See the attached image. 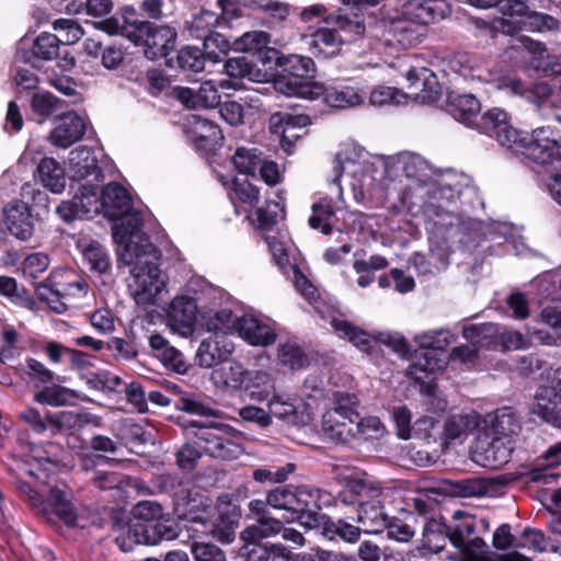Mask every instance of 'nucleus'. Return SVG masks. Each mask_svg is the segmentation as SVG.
I'll use <instances>...</instances> for the list:
<instances>
[{
  "label": "nucleus",
  "instance_id": "36",
  "mask_svg": "<svg viewBox=\"0 0 561 561\" xmlns=\"http://www.w3.org/2000/svg\"><path fill=\"white\" fill-rule=\"evenodd\" d=\"M357 520L364 530L370 534L382 531L388 525V517L383 512L382 497L363 502L357 510Z\"/></svg>",
  "mask_w": 561,
  "mask_h": 561
},
{
  "label": "nucleus",
  "instance_id": "59",
  "mask_svg": "<svg viewBox=\"0 0 561 561\" xmlns=\"http://www.w3.org/2000/svg\"><path fill=\"white\" fill-rule=\"evenodd\" d=\"M82 254L90 268L100 274L105 273L111 266L108 254L99 242L93 241L84 245Z\"/></svg>",
  "mask_w": 561,
  "mask_h": 561
},
{
  "label": "nucleus",
  "instance_id": "17",
  "mask_svg": "<svg viewBox=\"0 0 561 561\" xmlns=\"http://www.w3.org/2000/svg\"><path fill=\"white\" fill-rule=\"evenodd\" d=\"M69 165L72 179L79 184L99 185L104 180V174L98 165L96 158L88 148L80 147L70 151Z\"/></svg>",
  "mask_w": 561,
  "mask_h": 561
},
{
  "label": "nucleus",
  "instance_id": "48",
  "mask_svg": "<svg viewBox=\"0 0 561 561\" xmlns=\"http://www.w3.org/2000/svg\"><path fill=\"white\" fill-rule=\"evenodd\" d=\"M519 423L511 408L499 409L492 421L489 432L492 436L512 438L519 431Z\"/></svg>",
  "mask_w": 561,
  "mask_h": 561
},
{
  "label": "nucleus",
  "instance_id": "11",
  "mask_svg": "<svg viewBox=\"0 0 561 561\" xmlns=\"http://www.w3.org/2000/svg\"><path fill=\"white\" fill-rule=\"evenodd\" d=\"M476 188L470 184V179L465 175L447 174L442 176L428 191L427 206L435 210L436 215H453L450 208L461 197L463 192L474 193Z\"/></svg>",
  "mask_w": 561,
  "mask_h": 561
},
{
  "label": "nucleus",
  "instance_id": "53",
  "mask_svg": "<svg viewBox=\"0 0 561 561\" xmlns=\"http://www.w3.org/2000/svg\"><path fill=\"white\" fill-rule=\"evenodd\" d=\"M388 266L386 257L375 254L368 260H355L353 263L354 271L359 275L357 284L359 287H368L375 280V271L383 270Z\"/></svg>",
  "mask_w": 561,
  "mask_h": 561
},
{
  "label": "nucleus",
  "instance_id": "12",
  "mask_svg": "<svg viewBox=\"0 0 561 561\" xmlns=\"http://www.w3.org/2000/svg\"><path fill=\"white\" fill-rule=\"evenodd\" d=\"M496 8L499 16L491 21L478 20L476 22L479 28L488 30L493 36L497 33L513 35L522 31L525 26L523 19L527 20L530 14L529 7L522 0H500Z\"/></svg>",
  "mask_w": 561,
  "mask_h": 561
},
{
  "label": "nucleus",
  "instance_id": "5",
  "mask_svg": "<svg viewBox=\"0 0 561 561\" xmlns=\"http://www.w3.org/2000/svg\"><path fill=\"white\" fill-rule=\"evenodd\" d=\"M319 492L307 486L284 485L272 489L267 492V504L274 510L288 513L287 520H301L307 518L306 524H316Z\"/></svg>",
  "mask_w": 561,
  "mask_h": 561
},
{
  "label": "nucleus",
  "instance_id": "34",
  "mask_svg": "<svg viewBox=\"0 0 561 561\" xmlns=\"http://www.w3.org/2000/svg\"><path fill=\"white\" fill-rule=\"evenodd\" d=\"M554 386L540 388L530 405L533 414L538 415L543 422L556 427H561V412L558 409Z\"/></svg>",
  "mask_w": 561,
  "mask_h": 561
},
{
  "label": "nucleus",
  "instance_id": "19",
  "mask_svg": "<svg viewBox=\"0 0 561 561\" xmlns=\"http://www.w3.org/2000/svg\"><path fill=\"white\" fill-rule=\"evenodd\" d=\"M113 237L117 242L116 252L121 263L134 266L144 264L142 257L152 248L147 237L127 230L123 234L114 231Z\"/></svg>",
  "mask_w": 561,
  "mask_h": 561
},
{
  "label": "nucleus",
  "instance_id": "14",
  "mask_svg": "<svg viewBox=\"0 0 561 561\" xmlns=\"http://www.w3.org/2000/svg\"><path fill=\"white\" fill-rule=\"evenodd\" d=\"M513 450L512 438L482 434L476 439L471 456L476 463L496 469L510 461Z\"/></svg>",
  "mask_w": 561,
  "mask_h": 561
},
{
  "label": "nucleus",
  "instance_id": "63",
  "mask_svg": "<svg viewBox=\"0 0 561 561\" xmlns=\"http://www.w3.org/2000/svg\"><path fill=\"white\" fill-rule=\"evenodd\" d=\"M413 522H415V516L412 514H409L405 519L392 518L388 520L386 526L388 536L398 541H409L415 534Z\"/></svg>",
  "mask_w": 561,
  "mask_h": 561
},
{
  "label": "nucleus",
  "instance_id": "64",
  "mask_svg": "<svg viewBox=\"0 0 561 561\" xmlns=\"http://www.w3.org/2000/svg\"><path fill=\"white\" fill-rule=\"evenodd\" d=\"M278 357L284 365H287L290 368H301L307 363V356L302 350L293 342L279 345Z\"/></svg>",
  "mask_w": 561,
  "mask_h": 561
},
{
  "label": "nucleus",
  "instance_id": "30",
  "mask_svg": "<svg viewBox=\"0 0 561 561\" xmlns=\"http://www.w3.org/2000/svg\"><path fill=\"white\" fill-rule=\"evenodd\" d=\"M236 331L244 341L254 346H267L276 340L274 330L253 316H241Z\"/></svg>",
  "mask_w": 561,
  "mask_h": 561
},
{
  "label": "nucleus",
  "instance_id": "38",
  "mask_svg": "<svg viewBox=\"0 0 561 561\" xmlns=\"http://www.w3.org/2000/svg\"><path fill=\"white\" fill-rule=\"evenodd\" d=\"M150 347L157 358L163 365L178 373H184L187 368L184 355L174 346L170 345L169 341L161 334H152L149 339Z\"/></svg>",
  "mask_w": 561,
  "mask_h": 561
},
{
  "label": "nucleus",
  "instance_id": "18",
  "mask_svg": "<svg viewBox=\"0 0 561 561\" xmlns=\"http://www.w3.org/2000/svg\"><path fill=\"white\" fill-rule=\"evenodd\" d=\"M407 79L410 82V93L423 104H432L439 100L440 84L435 73L425 67L413 68L408 71Z\"/></svg>",
  "mask_w": 561,
  "mask_h": 561
},
{
  "label": "nucleus",
  "instance_id": "54",
  "mask_svg": "<svg viewBox=\"0 0 561 561\" xmlns=\"http://www.w3.org/2000/svg\"><path fill=\"white\" fill-rule=\"evenodd\" d=\"M449 540L448 526L442 525L435 519L428 520L423 529V545L432 552H439Z\"/></svg>",
  "mask_w": 561,
  "mask_h": 561
},
{
  "label": "nucleus",
  "instance_id": "37",
  "mask_svg": "<svg viewBox=\"0 0 561 561\" xmlns=\"http://www.w3.org/2000/svg\"><path fill=\"white\" fill-rule=\"evenodd\" d=\"M186 436L195 437V444L211 457L214 448L227 434L224 428L190 421L184 427Z\"/></svg>",
  "mask_w": 561,
  "mask_h": 561
},
{
  "label": "nucleus",
  "instance_id": "25",
  "mask_svg": "<svg viewBox=\"0 0 561 561\" xmlns=\"http://www.w3.org/2000/svg\"><path fill=\"white\" fill-rule=\"evenodd\" d=\"M186 126L187 137L197 149L211 148L224 139L219 126L199 115H192Z\"/></svg>",
  "mask_w": 561,
  "mask_h": 561
},
{
  "label": "nucleus",
  "instance_id": "62",
  "mask_svg": "<svg viewBox=\"0 0 561 561\" xmlns=\"http://www.w3.org/2000/svg\"><path fill=\"white\" fill-rule=\"evenodd\" d=\"M203 45L206 57L214 62L219 61L221 55H226L230 49H232V43H230L225 35L218 32H213L208 35L203 41Z\"/></svg>",
  "mask_w": 561,
  "mask_h": 561
},
{
  "label": "nucleus",
  "instance_id": "52",
  "mask_svg": "<svg viewBox=\"0 0 561 561\" xmlns=\"http://www.w3.org/2000/svg\"><path fill=\"white\" fill-rule=\"evenodd\" d=\"M77 398L78 394L75 390L55 385L45 387L43 390L37 392L34 397V400L41 404L62 407L71 404Z\"/></svg>",
  "mask_w": 561,
  "mask_h": 561
},
{
  "label": "nucleus",
  "instance_id": "46",
  "mask_svg": "<svg viewBox=\"0 0 561 561\" xmlns=\"http://www.w3.org/2000/svg\"><path fill=\"white\" fill-rule=\"evenodd\" d=\"M506 88L514 94L525 95L529 101L536 103L539 108L546 103H554V94L546 82H538L531 89H528L520 80L510 79Z\"/></svg>",
  "mask_w": 561,
  "mask_h": 561
},
{
  "label": "nucleus",
  "instance_id": "58",
  "mask_svg": "<svg viewBox=\"0 0 561 561\" xmlns=\"http://www.w3.org/2000/svg\"><path fill=\"white\" fill-rule=\"evenodd\" d=\"M61 44L58 36L44 32L39 34L33 43V54L43 60H51L59 55V45Z\"/></svg>",
  "mask_w": 561,
  "mask_h": 561
},
{
  "label": "nucleus",
  "instance_id": "31",
  "mask_svg": "<svg viewBox=\"0 0 561 561\" xmlns=\"http://www.w3.org/2000/svg\"><path fill=\"white\" fill-rule=\"evenodd\" d=\"M73 416V413L70 411L47 412L43 415L35 408H26L19 414V417L37 434L46 432L50 426L60 428L66 424H71Z\"/></svg>",
  "mask_w": 561,
  "mask_h": 561
},
{
  "label": "nucleus",
  "instance_id": "47",
  "mask_svg": "<svg viewBox=\"0 0 561 561\" xmlns=\"http://www.w3.org/2000/svg\"><path fill=\"white\" fill-rule=\"evenodd\" d=\"M331 325L340 337L348 340L354 346L363 351H368L373 342H375V339L367 332L355 327L345 319L333 318L331 320Z\"/></svg>",
  "mask_w": 561,
  "mask_h": 561
},
{
  "label": "nucleus",
  "instance_id": "61",
  "mask_svg": "<svg viewBox=\"0 0 561 561\" xmlns=\"http://www.w3.org/2000/svg\"><path fill=\"white\" fill-rule=\"evenodd\" d=\"M403 171L408 178L416 179L426 184L433 174L431 165L419 154H410L403 162Z\"/></svg>",
  "mask_w": 561,
  "mask_h": 561
},
{
  "label": "nucleus",
  "instance_id": "60",
  "mask_svg": "<svg viewBox=\"0 0 561 561\" xmlns=\"http://www.w3.org/2000/svg\"><path fill=\"white\" fill-rule=\"evenodd\" d=\"M176 537V531L167 523L156 522L152 525L144 526L141 538L137 537L138 543L157 545L161 540H171Z\"/></svg>",
  "mask_w": 561,
  "mask_h": 561
},
{
  "label": "nucleus",
  "instance_id": "1",
  "mask_svg": "<svg viewBox=\"0 0 561 561\" xmlns=\"http://www.w3.org/2000/svg\"><path fill=\"white\" fill-rule=\"evenodd\" d=\"M55 468L56 459L53 457V453L39 445H32L28 455L25 457H13L9 465V471L14 479V484L30 503L38 508L42 515L46 516L49 520L55 515L65 525L75 526L77 513L66 490L54 486L50 489L46 501H43L37 491L25 480L28 477L41 483H46L49 473Z\"/></svg>",
  "mask_w": 561,
  "mask_h": 561
},
{
  "label": "nucleus",
  "instance_id": "41",
  "mask_svg": "<svg viewBox=\"0 0 561 561\" xmlns=\"http://www.w3.org/2000/svg\"><path fill=\"white\" fill-rule=\"evenodd\" d=\"M478 413L456 414L449 416L444 424L443 437L446 442L463 439L479 426Z\"/></svg>",
  "mask_w": 561,
  "mask_h": 561
},
{
  "label": "nucleus",
  "instance_id": "10",
  "mask_svg": "<svg viewBox=\"0 0 561 561\" xmlns=\"http://www.w3.org/2000/svg\"><path fill=\"white\" fill-rule=\"evenodd\" d=\"M164 288L165 282L157 264L145 261L133 267L128 289L138 306L157 305Z\"/></svg>",
  "mask_w": 561,
  "mask_h": 561
},
{
  "label": "nucleus",
  "instance_id": "29",
  "mask_svg": "<svg viewBox=\"0 0 561 561\" xmlns=\"http://www.w3.org/2000/svg\"><path fill=\"white\" fill-rule=\"evenodd\" d=\"M101 213L110 219H118L128 213L131 199L124 186L108 183L101 194Z\"/></svg>",
  "mask_w": 561,
  "mask_h": 561
},
{
  "label": "nucleus",
  "instance_id": "26",
  "mask_svg": "<svg viewBox=\"0 0 561 561\" xmlns=\"http://www.w3.org/2000/svg\"><path fill=\"white\" fill-rule=\"evenodd\" d=\"M4 224L8 231L19 240H28L34 232L31 211L21 201H14L4 208Z\"/></svg>",
  "mask_w": 561,
  "mask_h": 561
},
{
  "label": "nucleus",
  "instance_id": "2",
  "mask_svg": "<svg viewBox=\"0 0 561 561\" xmlns=\"http://www.w3.org/2000/svg\"><path fill=\"white\" fill-rule=\"evenodd\" d=\"M414 340L424 352L409 367L408 375L430 391L436 373L444 370L447 366L448 357L445 348L453 342V335L447 330H437L421 333Z\"/></svg>",
  "mask_w": 561,
  "mask_h": 561
},
{
  "label": "nucleus",
  "instance_id": "9",
  "mask_svg": "<svg viewBox=\"0 0 561 561\" xmlns=\"http://www.w3.org/2000/svg\"><path fill=\"white\" fill-rule=\"evenodd\" d=\"M490 523L486 517L466 511H455L453 523L448 525L449 541L454 546H471L472 551L481 552L486 548L482 535L489 533Z\"/></svg>",
  "mask_w": 561,
  "mask_h": 561
},
{
  "label": "nucleus",
  "instance_id": "24",
  "mask_svg": "<svg viewBox=\"0 0 561 561\" xmlns=\"http://www.w3.org/2000/svg\"><path fill=\"white\" fill-rule=\"evenodd\" d=\"M48 282L69 302L85 297L89 291L87 280L72 270H56L51 272Z\"/></svg>",
  "mask_w": 561,
  "mask_h": 561
},
{
  "label": "nucleus",
  "instance_id": "13",
  "mask_svg": "<svg viewBox=\"0 0 561 561\" xmlns=\"http://www.w3.org/2000/svg\"><path fill=\"white\" fill-rule=\"evenodd\" d=\"M99 185L79 184L71 201H64L57 206V214L65 221L76 218L90 219L101 213Z\"/></svg>",
  "mask_w": 561,
  "mask_h": 561
},
{
  "label": "nucleus",
  "instance_id": "56",
  "mask_svg": "<svg viewBox=\"0 0 561 561\" xmlns=\"http://www.w3.org/2000/svg\"><path fill=\"white\" fill-rule=\"evenodd\" d=\"M262 160L261 152L256 148H238L232 157L236 169L247 175H254Z\"/></svg>",
  "mask_w": 561,
  "mask_h": 561
},
{
  "label": "nucleus",
  "instance_id": "28",
  "mask_svg": "<svg viewBox=\"0 0 561 561\" xmlns=\"http://www.w3.org/2000/svg\"><path fill=\"white\" fill-rule=\"evenodd\" d=\"M202 299L203 295L197 300L188 296L173 298L169 309V320L172 325L184 331H191L197 313H201Z\"/></svg>",
  "mask_w": 561,
  "mask_h": 561
},
{
  "label": "nucleus",
  "instance_id": "51",
  "mask_svg": "<svg viewBox=\"0 0 561 561\" xmlns=\"http://www.w3.org/2000/svg\"><path fill=\"white\" fill-rule=\"evenodd\" d=\"M270 43L271 36L267 32L250 31L233 39L232 50L255 54L266 48Z\"/></svg>",
  "mask_w": 561,
  "mask_h": 561
},
{
  "label": "nucleus",
  "instance_id": "27",
  "mask_svg": "<svg viewBox=\"0 0 561 561\" xmlns=\"http://www.w3.org/2000/svg\"><path fill=\"white\" fill-rule=\"evenodd\" d=\"M232 352L233 344L226 336L215 334L201 342L196 358L199 366L210 368L226 362Z\"/></svg>",
  "mask_w": 561,
  "mask_h": 561
},
{
  "label": "nucleus",
  "instance_id": "42",
  "mask_svg": "<svg viewBox=\"0 0 561 561\" xmlns=\"http://www.w3.org/2000/svg\"><path fill=\"white\" fill-rule=\"evenodd\" d=\"M36 178L53 193H61L66 187L64 168L53 158H43L36 170Z\"/></svg>",
  "mask_w": 561,
  "mask_h": 561
},
{
  "label": "nucleus",
  "instance_id": "8",
  "mask_svg": "<svg viewBox=\"0 0 561 561\" xmlns=\"http://www.w3.org/2000/svg\"><path fill=\"white\" fill-rule=\"evenodd\" d=\"M125 35L144 47L150 60L167 57L175 47L176 32L168 25H154L147 21H135L124 26Z\"/></svg>",
  "mask_w": 561,
  "mask_h": 561
},
{
  "label": "nucleus",
  "instance_id": "3",
  "mask_svg": "<svg viewBox=\"0 0 561 561\" xmlns=\"http://www.w3.org/2000/svg\"><path fill=\"white\" fill-rule=\"evenodd\" d=\"M426 36V27L403 15L380 21L373 30L371 49L378 55H392L420 44Z\"/></svg>",
  "mask_w": 561,
  "mask_h": 561
},
{
  "label": "nucleus",
  "instance_id": "35",
  "mask_svg": "<svg viewBox=\"0 0 561 561\" xmlns=\"http://www.w3.org/2000/svg\"><path fill=\"white\" fill-rule=\"evenodd\" d=\"M247 378V369L234 360H226L213 369L210 379L218 387L226 390L243 389Z\"/></svg>",
  "mask_w": 561,
  "mask_h": 561
},
{
  "label": "nucleus",
  "instance_id": "21",
  "mask_svg": "<svg viewBox=\"0 0 561 561\" xmlns=\"http://www.w3.org/2000/svg\"><path fill=\"white\" fill-rule=\"evenodd\" d=\"M84 133V119L75 112H68L57 118L56 126L49 134V140L56 147L68 148L80 140Z\"/></svg>",
  "mask_w": 561,
  "mask_h": 561
},
{
  "label": "nucleus",
  "instance_id": "55",
  "mask_svg": "<svg viewBox=\"0 0 561 561\" xmlns=\"http://www.w3.org/2000/svg\"><path fill=\"white\" fill-rule=\"evenodd\" d=\"M457 494L462 497L492 496L496 489L494 480L482 478L459 481L456 485Z\"/></svg>",
  "mask_w": 561,
  "mask_h": 561
},
{
  "label": "nucleus",
  "instance_id": "45",
  "mask_svg": "<svg viewBox=\"0 0 561 561\" xmlns=\"http://www.w3.org/2000/svg\"><path fill=\"white\" fill-rule=\"evenodd\" d=\"M282 530L283 523L268 515L257 518L256 524L250 525L241 531L240 537L247 543H256L280 534Z\"/></svg>",
  "mask_w": 561,
  "mask_h": 561
},
{
  "label": "nucleus",
  "instance_id": "16",
  "mask_svg": "<svg viewBox=\"0 0 561 561\" xmlns=\"http://www.w3.org/2000/svg\"><path fill=\"white\" fill-rule=\"evenodd\" d=\"M341 153L336 154L334 172L335 178L333 183L336 185L337 201L333 203L330 198L323 197L318 203L312 205V216L309 218V225L313 229H320L323 234H330L332 227L329 222L330 218L334 216L335 211L344 205L343 192L340 185V178L343 174L341 165Z\"/></svg>",
  "mask_w": 561,
  "mask_h": 561
},
{
  "label": "nucleus",
  "instance_id": "49",
  "mask_svg": "<svg viewBox=\"0 0 561 561\" xmlns=\"http://www.w3.org/2000/svg\"><path fill=\"white\" fill-rule=\"evenodd\" d=\"M256 552H259L257 561H313L310 554H294L289 549L279 543L260 546L251 551V553Z\"/></svg>",
  "mask_w": 561,
  "mask_h": 561
},
{
  "label": "nucleus",
  "instance_id": "32",
  "mask_svg": "<svg viewBox=\"0 0 561 561\" xmlns=\"http://www.w3.org/2000/svg\"><path fill=\"white\" fill-rule=\"evenodd\" d=\"M301 408V400L295 397L279 394L268 401L270 416H275L288 425L299 426L305 423Z\"/></svg>",
  "mask_w": 561,
  "mask_h": 561
},
{
  "label": "nucleus",
  "instance_id": "23",
  "mask_svg": "<svg viewBox=\"0 0 561 561\" xmlns=\"http://www.w3.org/2000/svg\"><path fill=\"white\" fill-rule=\"evenodd\" d=\"M174 94L188 108H213L220 103L218 87L213 80L203 82L197 91L187 87H176Z\"/></svg>",
  "mask_w": 561,
  "mask_h": 561
},
{
  "label": "nucleus",
  "instance_id": "33",
  "mask_svg": "<svg viewBox=\"0 0 561 561\" xmlns=\"http://www.w3.org/2000/svg\"><path fill=\"white\" fill-rule=\"evenodd\" d=\"M193 522L202 524V533H209L218 541L229 543L234 539L238 524V514L236 513V507L232 506L221 511L218 515V518L211 524L206 523L202 518L194 519Z\"/></svg>",
  "mask_w": 561,
  "mask_h": 561
},
{
  "label": "nucleus",
  "instance_id": "44",
  "mask_svg": "<svg viewBox=\"0 0 561 561\" xmlns=\"http://www.w3.org/2000/svg\"><path fill=\"white\" fill-rule=\"evenodd\" d=\"M448 106L455 119L469 126L477 123L478 114L481 110L480 102L472 94L451 96Z\"/></svg>",
  "mask_w": 561,
  "mask_h": 561
},
{
  "label": "nucleus",
  "instance_id": "4",
  "mask_svg": "<svg viewBox=\"0 0 561 561\" xmlns=\"http://www.w3.org/2000/svg\"><path fill=\"white\" fill-rule=\"evenodd\" d=\"M358 399L355 394L336 391L332 405L322 415L321 432L333 443L348 444L355 439L358 419Z\"/></svg>",
  "mask_w": 561,
  "mask_h": 561
},
{
  "label": "nucleus",
  "instance_id": "6",
  "mask_svg": "<svg viewBox=\"0 0 561 561\" xmlns=\"http://www.w3.org/2000/svg\"><path fill=\"white\" fill-rule=\"evenodd\" d=\"M364 31V25L358 21L342 16L325 19L324 25L309 35L308 45L314 55L329 58L336 55L345 42L362 35Z\"/></svg>",
  "mask_w": 561,
  "mask_h": 561
},
{
  "label": "nucleus",
  "instance_id": "20",
  "mask_svg": "<svg viewBox=\"0 0 561 561\" xmlns=\"http://www.w3.org/2000/svg\"><path fill=\"white\" fill-rule=\"evenodd\" d=\"M310 118L306 114L275 113L271 117V129L280 136L282 146H291L306 134Z\"/></svg>",
  "mask_w": 561,
  "mask_h": 561
},
{
  "label": "nucleus",
  "instance_id": "43",
  "mask_svg": "<svg viewBox=\"0 0 561 561\" xmlns=\"http://www.w3.org/2000/svg\"><path fill=\"white\" fill-rule=\"evenodd\" d=\"M324 101L335 108H347L363 103L365 94L348 85L328 87L323 91Z\"/></svg>",
  "mask_w": 561,
  "mask_h": 561
},
{
  "label": "nucleus",
  "instance_id": "40",
  "mask_svg": "<svg viewBox=\"0 0 561 561\" xmlns=\"http://www.w3.org/2000/svg\"><path fill=\"white\" fill-rule=\"evenodd\" d=\"M513 150L520 152L527 159L542 167H552L560 158V149L548 145H539L526 141V137L518 135V144Z\"/></svg>",
  "mask_w": 561,
  "mask_h": 561
},
{
  "label": "nucleus",
  "instance_id": "7",
  "mask_svg": "<svg viewBox=\"0 0 561 561\" xmlns=\"http://www.w3.org/2000/svg\"><path fill=\"white\" fill-rule=\"evenodd\" d=\"M234 302L221 289L209 287L201 300V316L209 332L226 336L236 331L239 316Z\"/></svg>",
  "mask_w": 561,
  "mask_h": 561
},
{
  "label": "nucleus",
  "instance_id": "15",
  "mask_svg": "<svg viewBox=\"0 0 561 561\" xmlns=\"http://www.w3.org/2000/svg\"><path fill=\"white\" fill-rule=\"evenodd\" d=\"M476 126L481 133L495 138L503 147L512 149L518 144L519 131L511 125L503 110L492 108L485 112Z\"/></svg>",
  "mask_w": 561,
  "mask_h": 561
},
{
  "label": "nucleus",
  "instance_id": "57",
  "mask_svg": "<svg viewBox=\"0 0 561 561\" xmlns=\"http://www.w3.org/2000/svg\"><path fill=\"white\" fill-rule=\"evenodd\" d=\"M284 71L296 79L311 78L314 72V62L310 57L290 55L282 59Z\"/></svg>",
  "mask_w": 561,
  "mask_h": 561
},
{
  "label": "nucleus",
  "instance_id": "22",
  "mask_svg": "<svg viewBox=\"0 0 561 561\" xmlns=\"http://www.w3.org/2000/svg\"><path fill=\"white\" fill-rule=\"evenodd\" d=\"M448 13V4L444 0H409L402 8L401 15L426 25L442 20Z\"/></svg>",
  "mask_w": 561,
  "mask_h": 561
},
{
  "label": "nucleus",
  "instance_id": "50",
  "mask_svg": "<svg viewBox=\"0 0 561 561\" xmlns=\"http://www.w3.org/2000/svg\"><path fill=\"white\" fill-rule=\"evenodd\" d=\"M217 13L209 10H202L187 22V32L191 37L204 41L214 32V27L219 24Z\"/></svg>",
  "mask_w": 561,
  "mask_h": 561
},
{
  "label": "nucleus",
  "instance_id": "39",
  "mask_svg": "<svg viewBox=\"0 0 561 561\" xmlns=\"http://www.w3.org/2000/svg\"><path fill=\"white\" fill-rule=\"evenodd\" d=\"M383 490L375 482L367 479H353L341 492L340 499L346 504H358L376 497H382Z\"/></svg>",
  "mask_w": 561,
  "mask_h": 561
}]
</instances>
